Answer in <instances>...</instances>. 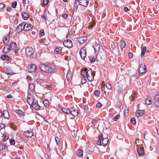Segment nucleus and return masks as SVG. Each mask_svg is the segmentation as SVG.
I'll return each instance as SVG.
<instances>
[{
  "instance_id": "f257e3e1",
  "label": "nucleus",
  "mask_w": 159,
  "mask_h": 159,
  "mask_svg": "<svg viewBox=\"0 0 159 159\" xmlns=\"http://www.w3.org/2000/svg\"><path fill=\"white\" fill-rule=\"evenodd\" d=\"M39 68L42 71L48 73H52L55 70L54 69L49 66L42 64L40 65Z\"/></svg>"
},
{
  "instance_id": "f03ea898",
  "label": "nucleus",
  "mask_w": 159,
  "mask_h": 159,
  "mask_svg": "<svg viewBox=\"0 0 159 159\" xmlns=\"http://www.w3.org/2000/svg\"><path fill=\"white\" fill-rule=\"evenodd\" d=\"M25 52L27 55L29 56L31 58L33 59L35 58L36 55L34 53V50L32 48H27L25 49Z\"/></svg>"
},
{
  "instance_id": "7ed1b4c3",
  "label": "nucleus",
  "mask_w": 159,
  "mask_h": 159,
  "mask_svg": "<svg viewBox=\"0 0 159 159\" xmlns=\"http://www.w3.org/2000/svg\"><path fill=\"white\" fill-rule=\"evenodd\" d=\"M86 72L87 77L88 80L90 81H92L94 79V76L93 75L92 69H90L88 70L85 68Z\"/></svg>"
},
{
  "instance_id": "20e7f679",
  "label": "nucleus",
  "mask_w": 159,
  "mask_h": 159,
  "mask_svg": "<svg viewBox=\"0 0 159 159\" xmlns=\"http://www.w3.org/2000/svg\"><path fill=\"white\" fill-rule=\"evenodd\" d=\"M70 114L73 116H77L79 114L78 108L76 107H73L70 108Z\"/></svg>"
},
{
  "instance_id": "39448f33",
  "label": "nucleus",
  "mask_w": 159,
  "mask_h": 159,
  "mask_svg": "<svg viewBox=\"0 0 159 159\" xmlns=\"http://www.w3.org/2000/svg\"><path fill=\"white\" fill-rule=\"evenodd\" d=\"M98 137L99 139H101L103 145H106L107 144L108 142V139L107 137L104 138L103 135L102 134H100L98 135Z\"/></svg>"
},
{
  "instance_id": "423d86ee",
  "label": "nucleus",
  "mask_w": 159,
  "mask_h": 159,
  "mask_svg": "<svg viewBox=\"0 0 159 159\" xmlns=\"http://www.w3.org/2000/svg\"><path fill=\"white\" fill-rule=\"evenodd\" d=\"M34 98L33 96L31 94H28L27 97V101L30 107H31V105L34 103Z\"/></svg>"
},
{
  "instance_id": "0eeeda50",
  "label": "nucleus",
  "mask_w": 159,
  "mask_h": 159,
  "mask_svg": "<svg viewBox=\"0 0 159 159\" xmlns=\"http://www.w3.org/2000/svg\"><path fill=\"white\" fill-rule=\"evenodd\" d=\"M80 54L82 58L85 60L86 55V49L85 47L82 48L80 51Z\"/></svg>"
},
{
  "instance_id": "6e6552de",
  "label": "nucleus",
  "mask_w": 159,
  "mask_h": 159,
  "mask_svg": "<svg viewBox=\"0 0 159 159\" xmlns=\"http://www.w3.org/2000/svg\"><path fill=\"white\" fill-rule=\"evenodd\" d=\"M64 46L68 48H71L73 46L72 43L70 40H64L63 42Z\"/></svg>"
},
{
  "instance_id": "1a4fd4ad",
  "label": "nucleus",
  "mask_w": 159,
  "mask_h": 159,
  "mask_svg": "<svg viewBox=\"0 0 159 159\" xmlns=\"http://www.w3.org/2000/svg\"><path fill=\"white\" fill-rule=\"evenodd\" d=\"M87 40V38L85 36H82L78 38L77 41L80 44H82L84 43Z\"/></svg>"
},
{
  "instance_id": "9d476101",
  "label": "nucleus",
  "mask_w": 159,
  "mask_h": 159,
  "mask_svg": "<svg viewBox=\"0 0 159 159\" xmlns=\"http://www.w3.org/2000/svg\"><path fill=\"white\" fill-rule=\"evenodd\" d=\"M93 47L95 53L98 54L100 48V45L99 44L95 42V43L93 45Z\"/></svg>"
},
{
  "instance_id": "9b49d317",
  "label": "nucleus",
  "mask_w": 159,
  "mask_h": 159,
  "mask_svg": "<svg viewBox=\"0 0 159 159\" xmlns=\"http://www.w3.org/2000/svg\"><path fill=\"white\" fill-rule=\"evenodd\" d=\"M147 69L144 64H141L139 68V71L140 74H142L147 71Z\"/></svg>"
},
{
  "instance_id": "f8f14e48",
  "label": "nucleus",
  "mask_w": 159,
  "mask_h": 159,
  "mask_svg": "<svg viewBox=\"0 0 159 159\" xmlns=\"http://www.w3.org/2000/svg\"><path fill=\"white\" fill-rule=\"evenodd\" d=\"M37 67L34 64H30L28 66V71L30 72H34L36 71Z\"/></svg>"
},
{
  "instance_id": "ddd939ff",
  "label": "nucleus",
  "mask_w": 159,
  "mask_h": 159,
  "mask_svg": "<svg viewBox=\"0 0 159 159\" xmlns=\"http://www.w3.org/2000/svg\"><path fill=\"white\" fill-rule=\"evenodd\" d=\"M23 28L24 30L28 31L31 30L33 27V26L32 25L30 24H26L25 22H24Z\"/></svg>"
},
{
  "instance_id": "4468645a",
  "label": "nucleus",
  "mask_w": 159,
  "mask_h": 159,
  "mask_svg": "<svg viewBox=\"0 0 159 159\" xmlns=\"http://www.w3.org/2000/svg\"><path fill=\"white\" fill-rule=\"evenodd\" d=\"M34 133L32 131L28 130L24 132L23 135L27 138H31L33 136Z\"/></svg>"
},
{
  "instance_id": "2eb2a0df",
  "label": "nucleus",
  "mask_w": 159,
  "mask_h": 159,
  "mask_svg": "<svg viewBox=\"0 0 159 159\" xmlns=\"http://www.w3.org/2000/svg\"><path fill=\"white\" fill-rule=\"evenodd\" d=\"M78 2L79 5L84 7H87L89 2L86 0H79Z\"/></svg>"
},
{
  "instance_id": "dca6fc26",
  "label": "nucleus",
  "mask_w": 159,
  "mask_h": 159,
  "mask_svg": "<svg viewBox=\"0 0 159 159\" xmlns=\"http://www.w3.org/2000/svg\"><path fill=\"white\" fill-rule=\"evenodd\" d=\"M155 104L157 108L159 107V95L157 94L155 95L154 98Z\"/></svg>"
},
{
  "instance_id": "f3484780",
  "label": "nucleus",
  "mask_w": 159,
  "mask_h": 159,
  "mask_svg": "<svg viewBox=\"0 0 159 159\" xmlns=\"http://www.w3.org/2000/svg\"><path fill=\"white\" fill-rule=\"evenodd\" d=\"M31 107H33V108L36 111L39 110L40 108V106L38 104L37 102H34V103L32 105H31Z\"/></svg>"
},
{
  "instance_id": "a211bd4d",
  "label": "nucleus",
  "mask_w": 159,
  "mask_h": 159,
  "mask_svg": "<svg viewBox=\"0 0 159 159\" xmlns=\"http://www.w3.org/2000/svg\"><path fill=\"white\" fill-rule=\"evenodd\" d=\"M24 22H23L21 24H20L17 27L16 30L18 32H20L21 31L24 30L23 28Z\"/></svg>"
},
{
  "instance_id": "6ab92c4d",
  "label": "nucleus",
  "mask_w": 159,
  "mask_h": 159,
  "mask_svg": "<svg viewBox=\"0 0 159 159\" xmlns=\"http://www.w3.org/2000/svg\"><path fill=\"white\" fill-rule=\"evenodd\" d=\"M144 111L143 110L137 109L135 112V115L139 117L142 116L144 113Z\"/></svg>"
},
{
  "instance_id": "aec40b11",
  "label": "nucleus",
  "mask_w": 159,
  "mask_h": 159,
  "mask_svg": "<svg viewBox=\"0 0 159 159\" xmlns=\"http://www.w3.org/2000/svg\"><path fill=\"white\" fill-rule=\"evenodd\" d=\"M10 49L9 45L8 44H6L3 48V51L4 53H8L10 51Z\"/></svg>"
},
{
  "instance_id": "412c9836",
  "label": "nucleus",
  "mask_w": 159,
  "mask_h": 159,
  "mask_svg": "<svg viewBox=\"0 0 159 159\" xmlns=\"http://www.w3.org/2000/svg\"><path fill=\"white\" fill-rule=\"evenodd\" d=\"M73 75L71 70H69L66 75V78L68 81L71 80L72 77Z\"/></svg>"
},
{
  "instance_id": "4be33fe9",
  "label": "nucleus",
  "mask_w": 159,
  "mask_h": 159,
  "mask_svg": "<svg viewBox=\"0 0 159 159\" xmlns=\"http://www.w3.org/2000/svg\"><path fill=\"white\" fill-rule=\"evenodd\" d=\"M2 116L5 118L8 119L9 115L7 110H5L3 111Z\"/></svg>"
},
{
  "instance_id": "5701e85b",
  "label": "nucleus",
  "mask_w": 159,
  "mask_h": 159,
  "mask_svg": "<svg viewBox=\"0 0 159 159\" xmlns=\"http://www.w3.org/2000/svg\"><path fill=\"white\" fill-rule=\"evenodd\" d=\"M3 70L6 74L8 75H11L13 74V72L11 71L10 69L7 68L6 67L3 68Z\"/></svg>"
},
{
  "instance_id": "b1692460",
  "label": "nucleus",
  "mask_w": 159,
  "mask_h": 159,
  "mask_svg": "<svg viewBox=\"0 0 159 159\" xmlns=\"http://www.w3.org/2000/svg\"><path fill=\"white\" fill-rule=\"evenodd\" d=\"M119 45L121 48H124L126 46V43L123 40H121L120 42L119 43Z\"/></svg>"
},
{
  "instance_id": "393cba45",
  "label": "nucleus",
  "mask_w": 159,
  "mask_h": 159,
  "mask_svg": "<svg viewBox=\"0 0 159 159\" xmlns=\"http://www.w3.org/2000/svg\"><path fill=\"white\" fill-rule=\"evenodd\" d=\"M143 148H138L137 149V151L138 155L141 156V155L143 154Z\"/></svg>"
},
{
  "instance_id": "a878e982",
  "label": "nucleus",
  "mask_w": 159,
  "mask_h": 159,
  "mask_svg": "<svg viewBox=\"0 0 159 159\" xmlns=\"http://www.w3.org/2000/svg\"><path fill=\"white\" fill-rule=\"evenodd\" d=\"M10 38L9 36L7 35L5 38H3V41L4 44H7L9 43Z\"/></svg>"
},
{
  "instance_id": "bb28decb",
  "label": "nucleus",
  "mask_w": 159,
  "mask_h": 159,
  "mask_svg": "<svg viewBox=\"0 0 159 159\" xmlns=\"http://www.w3.org/2000/svg\"><path fill=\"white\" fill-rule=\"evenodd\" d=\"M22 18L25 20H27L29 18V15L26 12H23L21 14Z\"/></svg>"
},
{
  "instance_id": "cd10ccee",
  "label": "nucleus",
  "mask_w": 159,
  "mask_h": 159,
  "mask_svg": "<svg viewBox=\"0 0 159 159\" xmlns=\"http://www.w3.org/2000/svg\"><path fill=\"white\" fill-rule=\"evenodd\" d=\"M61 110L63 112L65 113L66 114H70V109L67 107H62Z\"/></svg>"
},
{
  "instance_id": "c85d7f7f",
  "label": "nucleus",
  "mask_w": 159,
  "mask_h": 159,
  "mask_svg": "<svg viewBox=\"0 0 159 159\" xmlns=\"http://www.w3.org/2000/svg\"><path fill=\"white\" fill-rule=\"evenodd\" d=\"M83 151L82 149H79L77 152V156L80 157H82L83 156Z\"/></svg>"
},
{
  "instance_id": "c756f323",
  "label": "nucleus",
  "mask_w": 159,
  "mask_h": 159,
  "mask_svg": "<svg viewBox=\"0 0 159 159\" xmlns=\"http://www.w3.org/2000/svg\"><path fill=\"white\" fill-rule=\"evenodd\" d=\"M46 77V76H45L44 75H43L42 73H40L39 75V80L41 81H45L46 80V79L45 78V77Z\"/></svg>"
},
{
  "instance_id": "7c9ffc66",
  "label": "nucleus",
  "mask_w": 159,
  "mask_h": 159,
  "mask_svg": "<svg viewBox=\"0 0 159 159\" xmlns=\"http://www.w3.org/2000/svg\"><path fill=\"white\" fill-rule=\"evenodd\" d=\"M152 98L150 97L149 96L148 97L147 99L145 101V102L148 105H149L150 104H152Z\"/></svg>"
},
{
  "instance_id": "2f4dec72",
  "label": "nucleus",
  "mask_w": 159,
  "mask_h": 159,
  "mask_svg": "<svg viewBox=\"0 0 159 159\" xmlns=\"http://www.w3.org/2000/svg\"><path fill=\"white\" fill-rule=\"evenodd\" d=\"M47 13V10L45 9L44 11L43 14L42 15L41 18L42 20L45 21L47 20V17L46 16Z\"/></svg>"
},
{
  "instance_id": "473e14b6",
  "label": "nucleus",
  "mask_w": 159,
  "mask_h": 159,
  "mask_svg": "<svg viewBox=\"0 0 159 159\" xmlns=\"http://www.w3.org/2000/svg\"><path fill=\"white\" fill-rule=\"evenodd\" d=\"M15 112L16 113L18 116H24L25 114L24 112L20 110H17L15 111Z\"/></svg>"
},
{
  "instance_id": "72a5a7b5",
  "label": "nucleus",
  "mask_w": 159,
  "mask_h": 159,
  "mask_svg": "<svg viewBox=\"0 0 159 159\" xmlns=\"http://www.w3.org/2000/svg\"><path fill=\"white\" fill-rule=\"evenodd\" d=\"M62 51V49L60 47H57L54 50V53L56 54H59Z\"/></svg>"
},
{
  "instance_id": "f704fd0d",
  "label": "nucleus",
  "mask_w": 159,
  "mask_h": 159,
  "mask_svg": "<svg viewBox=\"0 0 159 159\" xmlns=\"http://www.w3.org/2000/svg\"><path fill=\"white\" fill-rule=\"evenodd\" d=\"M9 46L11 49L14 50L16 48L17 45L16 43L11 42Z\"/></svg>"
},
{
  "instance_id": "c9c22d12",
  "label": "nucleus",
  "mask_w": 159,
  "mask_h": 159,
  "mask_svg": "<svg viewBox=\"0 0 159 159\" xmlns=\"http://www.w3.org/2000/svg\"><path fill=\"white\" fill-rule=\"evenodd\" d=\"M147 50V47L144 46L142 49V52L141 53V57L143 58L144 57V54Z\"/></svg>"
},
{
  "instance_id": "e433bc0d",
  "label": "nucleus",
  "mask_w": 159,
  "mask_h": 159,
  "mask_svg": "<svg viewBox=\"0 0 159 159\" xmlns=\"http://www.w3.org/2000/svg\"><path fill=\"white\" fill-rule=\"evenodd\" d=\"M94 146H90V148L91 150H88L87 152L88 154H91L93 153L94 152Z\"/></svg>"
},
{
  "instance_id": "4c0bfd02",
  "label": "nucleus",
  "mask_w": 159,
  "mask_h": 159,
  "mask_svg": "<svg viewBox=\"0 0 159 159\" xmlns=\"http://www.w3.org/2000/svg\"><path fill=\"white\" fill-rule=\"evenodd\" d=\"M79 1L78 0H75L74 4V11H77L78 7V2Z\"/></svg>"
},
{
  "instance_id": "58836bf2",
  "label": "nucleus",
  "mask_w": 159,
  "mask_h": 159,
  "mask_svg": "<svg viewBox=\"0 0 159 159\" xmlns=\"http://www.w3.org/2000/svg\"><path fill=\"white\" fill-rule=\"evenodd\" d=\"M1 58L4 60L9 61L10 59V57L6 54L2 55L1 56Z\"/></svg>"
},
{
  "instance_id": "ea45409f",
  "label": "nucleus",
  "mask_w": 159,
  "mask_h": 159,
  "mask_svg": "<svg viewBox=\"0 0 159 159\" xmlns=\"http://www.w3.org/2000/svg\"><path fill=\"white\" fill-rule=\"evenodd\" d=\"M81 75L83 78H85L87 77L86 72L85 70V68L82 70L81 72Z\"/></svg>"
},
{
  "instance_id": "a19ab883",
  "label": "nucleus",
  "mask_w": 159,
  "mask_h": 159,
  "mask_svg": "<svg viewBox=\"0 0 159 159\" xmlns=\"http://www.w3.org/2000/svg\"><path fill=\"white\" fill-rule=\"evenodd\" d=\"M3 135L4 138L2 140L3 141L5 142L9 139V136L8 134L6 133H4Z\"/></svg>"
},
{
  "instance_id": "79ce46f5",
  "label": "nucleus",
  "mask_w": 159,
  "mask_h": 159,
  "mask_svg": "<svg viewBox=\"0 0 159 159\" xmlns=\"http://www.w3.org/2000/svg\"><path fill=\"white\" fill-rule=\"evenodd\" d=\"M43 103L44 106L46 107H48L49 105V102L48 100H45L43 101Z\"/></svg>"
},
{
  "instance_id": "37998d69",
  "label": "nucleus",
  "mask_w": 159,
  "mask_h": 159,
  "mask_svg": "<svg viewBox=\"0 0 159 159\" xmlns=\"http://www.w3.org/2000/svg\"><path fill=\"white\" fill-rule=\"evenodd\" d=\"M89 58L90 62L91 63L94 62L96 60L93 57L91 56L89 57Z\"/></svg>"
},
{
  "instance_id": "c03bdc74",
  "label": "nucleus",
  "mask_w": 159,
  "mask_h": 159,
  "mask_svg": "<svg viewBox=\"0 0 159 159\" xmlns=\"http://www.w3.org/2000/svg\"><path fill=\"white\" fill-rule=\"evenodd\" d=\"M5 145L2 143H0V151L2 150L5 148Z\"/></svg>"
},
{
  "instance_id": "a18cd8bd",
  "label": "nucleus",
  "mask_w": 159,
  "mask_h": 159,
  "mask_svg": "<svg viewBox=\"0 0 159 159\" xmlns=\"http://www.w3.org/2000/svg\"><path fill=\"white\" fill-rule=\"evenodd\" d=\"M130 122L133 125H134L136 123L135 119L134 118H132L130 120Z\"/></svg>"
},
{
  "instance_id": "49530a36",
  "label": "nucleus",
  "mask_w": 159,
  "mask_h": 159,
  "mask_svg": "<svg viewBox=\"0 0 159 159\" xmlns=\"http://www.w3.org/2000/svg\"><path fill=\"white\" fill-rule=\"evenodd\" d=\"M100 92L99 90H96L94 92V95L96 96V97H99L100 94Z\"/></svg>"
},
{
  "instance_id": "de8ad7c7",
  "label": "nucleus",
  "mask_w": 159,
  "mask_h": 159,
  "mask_svg": "<svg viewBox=\"0 0 159 159\" xmlns=\"http://www.w3.org/2000/svg\"><path fill=\"white\" fill-rule=\"evenodd\" d=\"M44 32L43 30H41L40 31V32L39 33V35L40 37H41L42 36H44Z\"/></svg>"
},
{
  "instance_id": "09e8293b",
  "label": "nucleus",
  "mask_w": 159,
  "mask_h": 159,
  "mask_svg": "<svg viewBox=\"0 0 159 159\" xmlns=\"http://www.w3.org/2000/svg\"><path fill=\"white\" fill-rule=\"evenodd\" d=\"M101 142V139H99V138L98 137V139L96 141V143L98 145H101L102 144Z\"/></svg>"
},
{
  "instance_id": "8fccbe9b",
  "label": "nucleus",
  "mask_w": 159,
  "mask_h": 159,
  "mask_svg": "<svg viewBox=\"0 0 159 159\" xmlns=\"http://www.w3.org/2000/svg\"><path fill=\"white\" fill-rule=\"evenodd\" d=\"M17 2L16 1H14L11 4V6L14 8L16 7Z\"/></svg>"
},
{
  "instance_id": "3c124183",
  "label": "nucleus",
  "mask_w": 159,
  "mask_h": 159,
  "mask_svg": "<svg viewBox=\"0 0 159 159\" xmlns=\"http://www.w3.org/2000/svg\"><path fill=\"white\" fill-rule=\"evenodd\" d=\"M55 140L56 142L57 145H58V143L60 142V139L59 138L57 137H56L55 138Z\"/></svg>"
},
{
  "instance_id": "603ef678",
  "label": "nucleus",
  "mask_w": 159,
  "mask_h": 159,
  "mask_svg": "<svg viewBox=\"0 0 159 159\" xmlns=\"http://www.w3.org/2000/svg\"><path fill=\"white\" fill-rule=\"evenodd\" d=\"M111 48L112 49V50H115L116 49V47L115 45V43L114 42H112L111 43Z\"/></svg>"
},
{
  "instance_id": "864d4df0",
  "label": "nucleus",
  "mask_w": 159,
  "mask_h": 159,
  "mask_svg": "<svg viewBox=\"0 0 159 159\" xmlns=\"http://www.w3.org/2000/svg\"><path fill=\"white\" fill-rule=\"evenodd\" d=\"M29 88L30 90H33L34 89V85L33 84H30L29 85Z\"/></svg>"
},
{
  "instance_id": "5fc2aeb1",
  "label": "nucleus",
  "mask_w": 159,
  "mask_h": 159,
  "mask_svg": "<svg viewBox=\"0 0 159 159\" xmlns=\"http://www.w3.org/2000/svg\"><path fill=\"white\" fill-rule=\"evenodd\" d=\"M120 115H116V116H115L114 119L113 120L114 121H117L118 119L120 118Z\"/></svg>"
},
{
  "instance_id": "6e6d98bb",
  "label": "nucleus",
  "mask_w": 159,
  "mask_h": 159,
  "mask_svg": "<svg viewBox=\"0 0 159 159\" xmlns=\"http://www.w3.org/2000/svg\"><path fill=\"white\" fill-rule=\"evenodd\" d=\"M10 143L11 145H14L15 143V141L14 139H11L10 140Z\"/></svg>"
},
{
  "instance_id": "4d7b16f0",
  "label": "nucleus",
  "mask_w": 159,
  "mask_h": 159,
  "mask_svg": "<svg viewBox=\"0 0 159 159\" xmlns=\"http://www.w3.org/2000/svg\"><path fill=\"white\" fill-rule=\"evenodd\" d=\"M106 87L109 89H111V87L110 84L109 83H107L106 84Z\"/></svg>"
},
{
  "instance_id": "13d9d810",
  "label": "nucleus",
  "mask_w": 159,
  "mask_h": 159,
  "mask_svg": "<svg viewBox=\"0 0 159 159\" xmlns=\"http://www.w3.org/2000/svg\"><path fill=\"white\" fill-rule=\"evenodd\" d=\"M11 128L15 131H16L18 129L17 127L15 125H12Z\"/></svg>"
},
{
  "instance_id": "bf43d9fd",
  "label": "nucleus",
  "mask_w": 159,
  "mask_h": 159,
  "mask_svg": "<svg viewBox=\"0 0 159 159\" xmlns=\"http://www.w3.org/2000/svg\"><path fill=\"white\" fill-rule=\"evenodd\" d=\"M102 106V104L100 102L97 103L96 105V107L97 108H100Z\"/></svg>"
},
{
  "instance_id": "052dcab7",
  "label": "nucleus",
  "mask_w": 159,
  "mask_h": 159,
  "mask_svg": "<svg viewBox=\"0 0 159 159\" xmlns=\"http://www.w3.org/2000/svg\"><path fill=\"white\" fill-rule=\"evenodd\" d=\"M86 82V79L85 78H82V80H81V83L82 84H83L85 83Z\"/></svg>"
},
{
  "instance_id": "680f3d73",
  "label": "nucleus",
  "mask_w": 159,
  "mask_h": 159,
  "mask_svg": "<svg viewBox=\"0 0 159 159\" xmlns=\"http://www.w3.org/2000/svg\"><path fill=\"white\" fill-rule=\"evenodd\" d=\"M5 7V5L2 3H0V9H3Z\"/></svg>"
},
{
  "instance_id": "e2e57ef3",
  "label": "nucleus",
  "mask_w": 159,
  "mask_h": 159,
  "mask_svg": "<svg viewBox=\"0 0 159 159\" xmlns=\"http://www.w3.org/2000/svg\"><path fill=\"white\" fill-rule=\"evenodd\" d=\"M84 111H87L88 110V107L87 106L85 105L83 107Z\"/></svg>"
},
{
  "instance_id": "0e129e2a",
  "label": "nucleus",
  "mask_w": 159,
  "mask_h": 159,
  "mask_svg": "<svg viewBox=\"0 0 159 159\" xmlns=\"http://www.w3.org/2000/svg\"><path fill=\"white\" fill-rule=\"evenodd\" d=\"M5 125L4 124L0 123V130L5 127Z\"/></svg>"
},
{
  "instance_id": "69168bd1",
  "label": "nucleus",
  "mask_w": 159,
  "mask_h": 159,
  "mask_svg": "<svg viewBox=\"0 0 159 159\" xmlns=\"http://www.w3.org/2000/svg\"><path fill=\"white\" fill-rule=\"evenodd\" d=\"M49 2V0H43V2L44 5H47Z\"/></svg>"
},
{
  "instance_id": "338daca9",
  "label": "nucleus",
  "mask_w": 159,
  "mask_h": 159,
  "mask_svg": "<svg viewBox=\"0 0 159 159\" xmlns=\"http://www.w3.org/2000/svg\"><path fill=\"white\" fill-rule=\"evenodd\" d=\"M128 57L129 58H132L133 57V54L131 52L129 53L128 54Z\"/></svg>"
},
{
  "instance_id": "774afa93",
  "label": "nucleus",
  "mask_w": 159,
  "mask_h": 159,
  "mask_svg": "<svg viewBox=\"0 0 159 159\" xmlns=\"http://www.w3.org/2000/svg\"><path fill=\"white\" fill-rule=\"evenodd\" d=\"M62 17L64 19H66L68 17V15L67 14H64L62 15Z\"/></svg>"
}]
</instances>
